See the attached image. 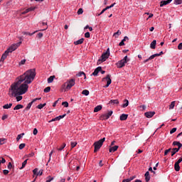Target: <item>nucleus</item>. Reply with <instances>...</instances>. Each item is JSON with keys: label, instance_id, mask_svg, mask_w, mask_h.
<instances>
[{"label": "nucleus", "instance_id": "f257e3e1", "mask_svg": "<svg viewBox=\"0 0 182 182\" xmlns=\"http://www.w3.org/2000/svg\"><path fill=\"white\" fill-rule=\"evenodd\" d=\"M35 76H36L35 69H30L17 77L10 87L9 92H11L9 93L10 97H16V102H21L23 99L22 95L28 92L29 85L33 82Z\"/></svg>", "mask_w": 182, "mask_h": 182}, {"label": "nucleus", "instance_id": "f03ea898", "mask_svg": "<svg viewBox=\"0 0 182 182\" xmlns=\"http://www.w3.org/2000/svg\"><path fill=\"white\" fill-rule=\"evenodd\" d=\"M75 85H76V80L75 78L68 80L64 83L66 90H70V89H72Z\"/></svg>", "mask_w": 182, "mask_h": 182}, {"label": "nucleus", "instance_id": "7ed1b4c3", "mask_svg": "<svg viewBox=\"0 0 182 182\" xmlns=\"http://www.w3.org/2000/svg\"><path fill=\"white\" fill-rule=\"evenodd\" d=\"M105 140H106V138L104 137L94 143L95 153H96L97 151H99V150H100V148L103 146V143H105Z\"/></svg>", "mask_w": 182, "mask_h": 182}, {"label": "nucleus", "instance_id": "20e7f679", "mask_svg": "<svg viewBox=\"0 0 182 182\" xmlns=\"http://www.w3.org/2000/svg\"><path fill=\"white\" fill-rule=\"evenodd\" d=\"M21 43H22V41H20V42H18L17 43L12 44L10 47H9L7 48L6 52L7 53H12V52L16 50V49H18V48H19V46H21Z\"/></svg>", "mask_w": 182, "mask_h": 182}, {"label": "nucleus", "instance_id": "39448f33", "mask_svg": "<svg viewBox=\"0 0 182 182\" xmlns=\"http://www.w3.org/2000/svg\"><path fill=\"white\" fill-rule=\"evenodd\" d=\"M109 56H110V48H107L105 53H103L101 55V59L99 60L101 62H106V60L109 59Z\"/></svg>", "mask_w": 182, "mask_h": 182}, {"label": "nucleus", "instance_id": "423d86ee", "mask_svg": "<svg viewBox=\"0 0 182 182\" xmlns=\"http://www.w3.org/2000/svg\"><path fill=\"white\" fill-rule=\"evenodd\" d=\"M127 62H129V60H127V55H126L122 60L117 62V68L119 69L123 68V66H124Z\"/></svg>", "mask_w": 182, "mask_h": 182}, {"label": "nucleus", "instance_id": "0eeeda50", "mask_svg": "<svg viewBox=\"0 0 182 182\" xmlns=\"http://www.w3.org/2000/svg\"><path fill=\"white\" fill-rule=\"evenodd\" d=\"M65 147H66V144L64 143L60 147H58L56 149H53L49 154V156H50L49 160H50V157H52V154H53L54 153H56V150L58 151H62V150H63V149H65Z\"/></svg>", "mask_w": 182, "mask_h": 182}, {"label": "nucleus", "instance_id": "6e6552de", "mask_svg": "<svg viewBox=\"0 0 182 182\" xmlns=\"http://www.w3.org/2000/svg\"><path fill=\"white\" fill-rule=\"evenodd\" d=\"M112 76L110 75H107L105 77L102 78V82L107 80V85L104 86V87H109L110 85H112V79L110 78Z\"/></svg>", "mask_w": 182, "mask_h": 182}, {"label": "nucleus", "instance_id": "1a4fd4ad", "mask_svg": "<svg viewBox=\"0 0 182 182\" xmlns=\"http://www.w3.org/2000/svg\"><path fill=\"white\" fill-rule=\"evenodd\" d=\"M46 29H48V26H46L45 28L43 29H41V30H37L33 33H29V32H26V31H23L22 34L23 35H28L29 36H32L33 35H35V33H36V32H39V31H46Z\"/></svg>", "mask_w": 182, "mask_h": 182}, {"label": "nucleus", "instance_id": "9d476101", "mask_svg": "<svg viewBox=\"0 0 182 182\" xmlns=\"http://www.w3.org/2000/svg\"><path fill=\"white\" fill-rule=\"evenodd\" d=\"M38 100H41V97L40 98H35L32 100V102H29L26 107L25 108V110L28 111L31 109V107H32V105H33V103H35V102L38 101Z\"/></svg>", "mask_w": 182, "mask_h": 182}, {"label": "nucleus", "instance_id": "9b49d317", "mask_svg": "<svg viewBox=\"0 0 182 182\" xmlns=\"http://www.w3.org/2000/svg\"><path fill=\"white\" fill-rule=\"evenodd\" d=\"M173 0H162L160 2V7L163 8V6H166V5H168V4H171V1Z\"/></svg>", "mask_w": 182, "mask_h": 182}, {"label": "nucleus", "instance_id": "f8f14e48", "mask_svg": "<svg viewBox=\"0 0 182 182\" xmlns=\"http://www.w3.org/2000/svg\"><path fill=\"white\" fill-rule=\"evenodd\" d=\"M182 160H178L174 164V168L176 171H180V163H181Z\"/></svg>", "mask_w": 182, "mask_h": 182}, {"label": "nucleus", "instance_id": "ddd939ff", "mask_svg": "<svg viewBox=\"0 0 182 182\" xmlns=\"http://www.w3.org/2000/svg\"><path fill=\"white\" fill-rule=\"evenodd\" d=\"M156 114V112H148L144 113V116L147 117V119H151L152 117Z\"/></svg>", "mask_w": 182, "mask_h": 182}, {"label": "nucleus", "instance_id": "4468645a", "mask_svg": "<svg viewBox=\"0 0 182 182\" xmlns=\"http://www.w3.org/2000/svg\"><path fill=\"white\" fill-rule=\"evenodd\" d=\"M100 70H102V67H97V68H95L94 72L91 74V76H97V75H99V72H100Z\"/></svg>", "mask_w": 182, "mask_h": 182}, {"label": "nucleus", "instance_id": "2eb2a0df", "mask_svg": "<svg viewBox=\"0 0 182 182\" xmlns=\"http://www.w3.org/2000/svg\"><path fill=\"white\" fill-rule=\"evenodd\" d=\"M9 55V53H7L6 51H5L1 58L0 62H4V60H5V59H6V58H8Z\"/></svg>", "mask_w": 182, "mask_h": 182}, {"label": "nucleus", "instance_id": "dca6fc26", "mask_svg": "<svg viewBox=\"0 0 182 182\" xmlns=\"http://www.w3.org/2000/svg\"><path fill=\"white\" fill-rule=\"evenodd\" d=\"M172 146H177L178 149L180 150L182 147V144L180 141H175L173 142Z\"/></svg>", "mask_w": 182, "mask_h": 182}, {"label": "nucleus", "instance_id": "f3484780", "mask_svg": "<svg viewBox=\"0 0 182 182\" xmlns=\"http://www.w3.org/2000/svg\"><path fill=\"white\" fill-rule=\"evenodd\" d=\"M127 117H129V115L127 114H122L120 115L119 117V119L121 121H124V120H127Z\"/></svg>", "mask_w": 182, "mask_h": 182}, {"label": "nucleus", "instance_id": "a211bd4d", "mask_svg": "<svg viewBox=\"0 0 182 182\" xmlns=\"http://www.w3.org/2000/svg\"><path fill=\"white\" fill-rule=\"evenodd\" d=\"M33 156H35V153L31 152V153H30L28 154H26L24 156V159H26V160H29V159H31V157H33Z\"/></svg>", "mask_w": 182, "mask_h": 182}, {"label": "nucleus", "instance_id": "6ab92c4d", "mask_svg": "<svg viewBox=\"0 0 182 182\" xmlns=\"http://www.w3.org/2000/svg\"><path fill=\"white\" fill-rule=\"evenodd\" d=\"M119 149V146H114L109 149V153H114Z\"/></svg>", "mask_w": 182, "mask_h": 182}, {"label": "nucleus", "instance_id": "aec40b11", "mask_svg": "<svg viewBox=\"0 0 182 182\" xmlns=\"http://www.w3.org/2000/svg\"><path fill=\"white\" fill-rule=\"evenodd\" d=\"M180 149H178V148H173L172 149H171V155L173 156H174V154H176V153H178V151H179Z\"/></svg>", "mask_w": 182, "mask_h": 182}, {"label": "nucleus", "instance_id": "412c9836", "mask_svg": "<svg viewBox=\"0 0 182 182\" xmlns=\"http://www.w3.org/2000/svg\"><path fill=\"white\" fill-rule=\"evenodd\" d=\"M85 41V38H81L74 42V45H82Z\"/></svg>", "mask_w": 182, "mask_h": 182}, {"label": "nucleus", "instance_id": "4be33fe9", "mask_svg": "<svg viewBox=\"0 0 182 182\" xmlns=\"http://www.w3.org/2000/svg\"><path fill=\"white\" fill-rule=\"evenodd\" d=\"M157 43V41L156 40H154L151 44H150V48L151 49H156V45Z\"/></svg>", "mask_w": 182, "mask_h": 182}, {"label": "nucleus", "instance_id": "5701e85b", "mask_svg": "<svg viewBox=\"0 0 182 182\" xmlns=\"http://www.w3.org/2000/svg\"><path fill=\"white\" fill-rule=\"evenodd\" d=\"M145 180L146 182L150 181V173L149 171L145 173Z\"/></svg>", "mask_w": 182, "mask_h": 182}, {"label": "nucleus", "instance_id": "b1692460", "mask_svg": "<svg viewBox=\"0 0 182 182\" xmlns=\"http://www.w3.org/2000/svg\"><path fill=\"white\" fill-rule=\"evenodd\" d=\"M21 109H23V105L18 104L15 106V107L14 108V110H19Z\"/></svg>", "mask_w": 182, "mask_h": 182}, {"label": "nucleus", "instance_id": "393cba45", "mask_svg": "<svg viewBox=\"0 0 182 182\" xmlns=\"http://www.w3.org/2000/svg\"><path fill=\"white\" fill-rule=\"evenodd\" d=\"M109 105H119V100H111Z\"/></svg>", "mask_w": 182, "mask_h": 182}, {"label": "nucleus", "instance_id": "a878e982", "mask_svg": "<svg viewBox=\"0 0 182 182\" xmlns=\"http://www.w3.org/2000/svg\"><path fill=\"white\" fill-rule=\"evenodd\" d=\"M102 109V105H98L95 107L94 112L97 113V112H100V109Z\"/></svg>", "mask_w": 182, "mask_h": 182}, {"label": "nucleus", "instance_id": "bb28decb", "mask_svg": "<svg viewBox=\"0 0 182 182\" xmlns=\"http://www.w3.org/2000/svg\"><path fill=\"white\" fill-rule=\"evenodd\" d=\"M136 178V176L130 177L129 178L124 179L122 182H130Z\"/></svg>", "mask_w": 182, "mask_h": 182}, {"label": "nucleus", "instance_id": "cd10ccee", "mask_svg": "<svg viewBox=\"0 0 182 182\" xmlns=\"http://www.w3.org/2000/svg\"><path fill=\"white\" fill-rule=\"evenodd\" d=\"M100 120H107V119H109V117H107V115L106 114H104L100 116Z\"/></svg>", "mask_w": 182, "mask_h": 182}, {"label": "nucleus", "instance_id": "c85d7f7f", "mask_svg": "<svg viewBox=\"0 0 182 182\" xmlns=\"http://www.w3.org/2000/svg\"><path fill=\"white\" fill-rule=\"evenodd\" d=\"M12 107V103L6 104L3 106V109H11Z\"/></svg>", "mask_w": 182, "mask_h": 182}, {"label": "nucleus", "instance_id": "c756f323", "mask_svg": "<svg viewBox=\"0 0 182 182\" xmlns=\"http://www.w3.org/2000/svg\"><path fill=\"white\" fill-rule=\"evenodd\" d=\"M28 163V160H25L23 163H22V165H21V167L19 168L20 170H22L23 168H25V166H26Z\"/></svg>", "mask_w": 182, "mask_h": 182}, {"label": "nucleus", "instance_id": "7c9ffc66", "mask_svg": "<svg viewBox=\"0 0 182 182\" xmlns=\"http://www.w3.org/2000/svg\"><path fill=\"white\" fill-rule=\"evenodd\" d=\"M23 136H25V133H21V134H18L16 137V141H19V139H22L23 137Z\"/></svg>", "mask_w": 182, "mask_h": 182}, {"label": "nucleus", "instance_id": "2f4dec72", "mask_svg": "<svg viewBox=\"0 0 182 182\" xmlns=\"http://www.w3.org/2000/svg\"><path fill=\"white\" fill-rule=\"evenodd\" d=\"M119 35H122V31L118 30L117 32L114 33L113 36H114V38H119Z\"/></svg>", "mask_w": 182, "mask_h": 182}, {"label": "nucleus", "instance_id": "473e14b6", "mask_svg": "<svg viewBox=\"0 0 182 182\" xmlns=\"http://www.w3.org/2000/svg\"><path fill=\"white\" fill-rule=\"evenodd\" d=\"M174 106H176V101L171 102V105H169V109L172 110V109H174Z\"/></svg>", "mask_w": 182, "mask_h": 182}, {"label": "nucleus", "instance_id": "72a5a7b5", "mask_svg": "<svg viewBox=\"0 0 182 182\" xmlns=\"http://www.w3.org/2000/svg\"><path fill=\"white\" fill-rule=\"evenodd\" d=\"M54 79H55V75L50 76L49 78H48V83H52Z\"/></svg>", "mask_w": 182, "mask_h": 182}, {"label": "nucleus", "instance_id": "f704fd0d", "mask_svg": "<svg viewBox=\"0 0 182 182\" xmlns=\"http://www.w3.org/2000/svg\"><path fill=\"white\" fill-rule=\"evenodd\" d=\"M77 76H78V77H81V76H84L85 79H86V74L84 72H80Z\"/></svg>", "mask_w": 182, "mask_h": 182}, {"label": "nucleus", "instance_id": "c9c22d12", "mask_svg": "<svg viewBox=\"0 0 182 182\" xmlns=\"http://www.w3.org/2000/svg\"><path fill=\"white\" fill-rule=\"evenodd\" d=\"M53 180H55V178L49 176L46 178V182H50V181H53Z\"/></svg>", "mask_w": 182, "mask_h": 182}, {"label": "nucleus", "instance_id": "e433bc0d", "mask_svg": "<svg viewBox=\"0 0 182 182\" xmlns=\"http://www.w3.org/2000/svg\"><path fill=\"white\" fill-rule=\"evenodd\" d=\"M82 95H84V96H89V90H83L82 92Z\"/></svg>", "mask_w": 182, "mask_h": 182}, {"label": "nucleus", "instance_id": "4c0bfd02", "mask_svg": "<svg viewBox=\"0 0 182 182\" xmlns=\"http://www.w3.org/2000/svg\"><path fill=\"white\" fill-rule=\"evenodd\" d=\"M45 106H46V103L44 104H40L37 106V109H43V107H45Z\"/></svg>", "mask_w": 182, "mask_h": 182}, {"label": "nucleus", "instance_id": "58836bf2", "mask_svg": "<svg viewBox=\"0 0 182 182\" xmlns=\"http://www.w3.org/2000/svg\"><path fill=\"white\" fill-rule=\"evenodd\" d=\"M182 0H174V4L175 5H181Z\"/></svg>", "mask_w": 182, "mask_h": 182}, {"label": "nucleus", "instance_id": "ea45409f", "mask_svg": "<svg viewBox=\"0 0 182 182\" xmlns=\"http://www.w3.org/2000/svg\"><path fill=\"white\" fill-rule=\"evenodd\" d=\"M70 145H71L72 149H73L74 147H76V146L77 145V142H76V141H71L70 142Z\"/></svg>", "mask_w": 182, "mask_h": 182}, {"label": "nucleus", "instance_id": "a19ab883", "mask_svg": "<svg viewBox=\"0 0 182 182\" xmlns=\"http://www.w3.org/2000/svg\"><path fill=\"white\" fill-rule=\"evenodd\" d=\"M26 63V59H23L19 62L18 65L19 66H22V65H25Z\"/></svg>", "mask_w": 182, "mask_h": 182}, {"label": "nucleus", "instance_id": "79ce46f5", "mask_svg": "<svg viewBox=\"0 0 182 182\" xmlns=\"http://www.w3.org/2000/svg\"><path fill=\"white\" fill-rule=\"evenodd\" d=\"M49 92H50V87H46L44 89V93H49Z\"/></svg>", "mask_w": 182, "mask_h": 182}, {"label": "nucleus", "instance_id": "37998d69", "mask_svg": "<svg viewBox=\"0 0 182 182\" xmlns=\"http://www.w3.org/2000/svg\"><path fill=\"white\" fill-rule=\"evenodd\" d=\"M125 103L123 104L122 107H127L129 106V101L127 100H124Z\"/></svg>", "mask_w": 182, "mask_h": 182}, {"label": "nucleus", "instance_id": "c03bdc74", "mask_svg": "<svg viewBox=\"0 0 182 182\" xmlns=\"http://www.w3.org/2000/svg\"><path fill=\"white\" fill-rule=\"evenodd\" d=\"M39 169H38V168H36L33 170V173L34 174V176H38V171Z\"/></svg>", "mask_w": 182, "mask_h": 182}, {"label": "nucleus", "instance_id": "a18cd8bd", "mask_svg": "<svg viewBox=\"0 0 182 182\" xmlns=\"http://www.w3.org/2000/svg\"><path fill=\"white\" fill-rule=\"evenodd\" d=\"M157 56H160V54L159 53H156V54H154L150 56V58L149 59H154V58L157 57Z\"/></svg>", "mask_w": 182, "mask_h": 182}, {"label": "nucleus", "instance_id": "49530a36", "mask_svg": "<svg viewBox=\"0 0 182 182\" xmlns=\"http://www.w3.org/2000/svg\"><path fill=\"white\" fill-rule=\"evenodd\" d=\"M62 105L64 106V107H69V103L68 102H63Z\"/></svg>", "mask_w": 182, "mask_h": 182}, {"label": "nucleus", "instance_id": "de8ad7c7", "mask_svg": "<svg viewBox=\"0 0 182 182\" xmlns=\"http://www.w3.org/2000/svg\"><path fill=\"white\" fill-rule=\"evenodd\" d=\"M168 153H171V148L166 149L164 152V156H167V154H168Z\"/></svg>", "mask_w": 182, "mask_h": 182}, {"label": "nucleus", "instance_id": "09e8293b", "mask_svg": "<svg viewBox=\"0 0 182 182\" xmlns=\"http://www.w3.org/2000/svg\"><path fill=\"white\" fill-rule=\"evenodd\" d=\"M107 115V117H108V119L110 117V116H112L113 114V111H109L108 112L107 114H105Z\"/></svg>", "mask_w": 182, "mask_h": 182}, {"label": "nucleus", "instance_id": "8fccbe9b", "mask_svg": "<svg viewBox=\"0 0 182 182\" xmlns=\"http://www.w3.org/2000/svg\"><path fill=\"white\" fill-rule=\"evenodd\" d=\"M43 37V33H38L37 34V38H38V39H42Z\"/></svg>", "mask_w": 182, "mask_h": 182}, {"label": "nucleus", "instance_id": "3c124183", "mask_svg": "<svg viewBox=\"0 0 182 182\" xmlns=\"http://www.w3.org/2000/svg\"><path fill=\"white\" fill-rule=\"evenodd\" d=\"M59 119H58V117L53 118L51 120L48 122V123H52V122H58Z\"/></svg>", "mask_w": 182, "mask_h": 182}, {"label": "nucleus", "instance_id": "603ef678", "mask_svg": "<svg viewBox=\"0 0 182 182\" xmlns=\"http://www.w3.org/2000/svg\"><path fill=\"white\" fill-rule=\"evenodd\" d=\"M66 116V114H64L63 115H59L58 117H57L58 121L60 120L61 119H63Z\"/></svg>", "mask_w": 182, "mask_h": 182}, {"label": "nucleus", "instance_id": "864d4df0", "mask_svg": "<svg viewBox=\"0 0 182 182\" xmlns=\"http://www.w3.org/2000/svg\"><path fill=\"white\" fill-rule=\"evenodd\" d=\"M26 11H27V12H31V11H35V7H30L26 9Z\"/></svg>", "mask_w": 182, "mask_h": 182}, {"label": "nucleus", "instance_id": "5fc2aeb1", "mask_svg": "<svg viewBox=\"0 0 182 182\" xmlns=\"http://www.w3.org/2000/svg\"><path fill=\"white\" fill-rule=\"evenodd\" d=\"M176 132H177V128H173V129L170 131V134H173V133H176Z\"/></svg>", "mask_w": 182, "mask_h": 182}, {"label": "nucleus", "instance_id": "6e6d98bb", "mask_svg": "<svg viewBox=\"0 0 182 182\" xmlns=\"http://www.w3.org/2000/svg\"><path fill=\"white\" fill-rule=\"evenodd\" d=\"M82 14H83V9H79L77 11V14L82 15Z\"/></svg>", "mask_w": 182, "mask_h": 182}, {"label": "nucleus", "instance_id": "4d7b16f0", "mask_svg": "<svg viewBox=\"0 0 182 182\" xmlns=\"http://www.w3.org/2000/svg\"><path fill=\"white\" fill-rule=\"evenodd\" d=\"M25 144H21L20 145H19V146H18V149H20V150H22L24 147H25Z\"/></svg>", "mask_w": 182, "mask_h": 182}, {"label": "nucleus", "instance_id": "13d9d810", "mask_svg": "<svg viewBox=\"0 0 182 182\" xmlns=\"http://www.w3.org/2000/svg\"><path fill=\"white\" fill-rule=\"evenodd\" d=\"M42 174H43V169H41V170L38 171V174H37V176H42Z\"/></svg>", "mask_w": 182, "mask_h": 182}, {"label": "nucleus", "instance_id": "bf43d9fd", "mask_svg": "<svg viewBox=\"0 0 182 182\" xmlns=\"http://www.w3.org/2000/svg\"><path fill=\"white\" fill-rule=\"evenodd\" d=\"M5 144V139H0V145Z\"/></svg>", "mask_w": 182, "mask_h": 182}, {"label": "nucleus", "instance_id": "052dcab7", "mask_svg": "<svg viewBox=\"0 0 182 182\" xmlns=\"http://www.w3.org/2000/svg\"><path fill=\"white\" fill-rule=\"evenodd\" d=\"M85 38H90V33H89V32L85 33Z\"/></svg>", "mask_w": 182, "mask_h": 182}, {"label": "nucleus", "instance_id": "680f3d73", "mask_svg": "<svg viewBox=\"0 0 182 182\" xmlns=\"http://www.w3.org/2000/svg\"><path fill=\"white\" fill-rule=\"evenodd\" d=\"M33 134H34V136H36V134H38V129L36 128L33 129Z\"/></svg>", "mask_w": 182, "mask_h": 182}, {"label": "nucleus", "instance_id": "e2e57ef3", "mask_svg": "<svg viewBox=\"0 0 182 182\" xmlns=\"http://www.w3.org/2000/svg\"><path fill=\"white\" fill-rule=\"evenodd\" d=\"M178 49L179 50H182V43H180L178 44Z\"/></svg>", "mask_w": 182, "mask_h": 182}, {"label": "nucleus", "instance_id": "0e129e2a", "mask_svg": "<svg viewBox=\"0 0 182 182\" xmlns=\"http://www.w3.org/2000/svg\"><path fill=\"white\" fill-rule=\"evenodd\" d=\"M6 119H8V115L6 114L3 115L1 117V120H6Z\"/></svg>", "mask_w": 182, "mask_h": 182}, {"label": "nucleus", "instance_id": "69168bd1", "mask_svg": "<svg viewBox=\"0 0 182 182\" xmlns=\"http://www.w3.org/2000/svg\"><path fill=\"white\" fill-rule=\"evenodd\" d=\"M3 173H4V174L5 176H6V174H9V171L5 169V170L3 171Z\"/></svg>", "mask_w": 182, "mask_h": 182}, {"label": "nucleus", "instance_id": "338daca9", "mask_svg": "<svg viewBox=\"0 0 182 182\" xmlns=\"http://www.w3.org/2000/svg\"><path fill=\"white\" fill-rule=\"evenodd\" d=\"M7 167H8L9 170H11V168H12V163L9 162Z\"/></svg>", "mask_w": 182, "mask_h": 182}, {"label": "nucleus", "instance_id": "774afa93", "mask_svg": "<svg viewBox=\"0 0 182 182\" xmlns=\"http://www.w3.org/2000/svg\"><path fill=\"white\" fill-rule=\"evenodd\" d=\"M178 157V160H182V155L181 156L180 154L176 155Z\"/></svg>", "mask_w": 182, "mask_h": 182}]
</instances>
